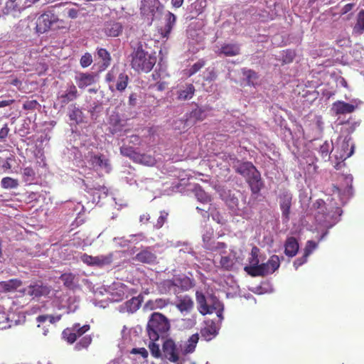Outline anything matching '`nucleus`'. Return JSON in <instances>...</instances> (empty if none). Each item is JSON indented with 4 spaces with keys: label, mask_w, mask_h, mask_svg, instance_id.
I'll list each match as a JSON object with an SVG mask.
<instances>
[{
    "label": "nucleus",
    "mask_w": 364,
    "mask_h": 364,
    "mask_svg": "<svg viewBox=\"0 0 364 364\" xmlns=\"http://www.w3.org/2000/svg\"><path fill=\"white\" fill-rule=\"evenodd\" d=\"M131 56L132 68L137 72L149 73L156 63V53H149L146 51L141 43L134 49Z\"/></svg>",
    "instance_id": "1"
},
{
    "label": "nucleus",
    "mask_w": 364,
    "mask_h": 364,
    "mask_svg": "<svg viewBox=\"0 0 364 364\" xmlns=\"http://www.w3.org/2000/svg\"><path fill=\"white\" fill-rule=\"evenodd\" d=\"M168 319L162 314L154 312L151 314L146 326L149 338L151 341H158L164 338L170 330Z\"/></svg>",
    "instance_id": "2"
},
{
    "label": "nucleus",
    "mask_w": 364,
    "mask_h": 364,
    "mask_svg": "<svg viewBox=\"0 0 364 364\" xmlns=\"http://www.w3.org/2000/svg\"><path fill=\"white\" fill-rule=\"evenodd\" d=\"M165 10L164 5L159 0H142L140 13L151 22L161 18Z\"/></svg>",
    "instance_id": "3"
},
{
    "label": "nucleus",
    "mask_w": 364,
    "mask_h": 364,
    "mask_svg": "<svg viewBox=\"0 0 364 364\" xmlns=\"http://www.w3.org/2000/svg\"><path fill=\"white\" fill-rule=\"evenodd\" d=\"M196 299L198 310L202 315L210 314L218 311V316L222 317V304L218 300L215 299L212 304H208L204 294L199 291L196 292Z\"/></svg>",
    "instance_id": "4"
},
{
    "label": "nucleus",
    "mask_w": 364,
    "mask_h": 364,
    "mask_svg": "<svg viewBox=\"0 0 364 364\" xmlns=\"http://www.w3.org/2000/svg\"><path fill=\"white\" fill-rule=\"evenodd\" d=\"M280 266V259L279 256L274 255L269 257L266 263H262L260 266L250 268L252 277L265 276L274 272Z\"/></svg>",
    "instance_id": "5"
},
{
    "label": "nucleus",
    "mask_w": 364,
    "mask_h": 364,
    "mask_svg": "<svg viewBox=\"0 0 364 364\" xmlns=\"http://www.w3.org/2000/svg\"><path fill=\"white\" fill-rule=\"evenodd\" d=\"M90 329L89 324L81 326L79 323H74L71 327L65 328L62 332V338L70 344L74 343L78 338Z\"/></svg>",
    "instance_id": "6"
},
{
    "label": "nucleus",
    "mask_w": 364,
    "mask_h": 364,
    "mask_svg": "<svg viewBox=\"0 0 364 364\" xmlns=\"http://www.w3.org/2000/svg\"><path fill=\"white\" fill-rule=\"evenodd\" d=\"M58 21L56 15L51 12H45L41 14L36 21V31L38 33H43L48 31L51 26Z\"/></svg>",
    "instance_id": "7"
},
{
    "label": "nucleus",
    "mask_w": 364,
    "mask_h": 364,
    "mask_svg": "<svg viewBox=\"0 0 364 364\" xmlns=\"http://www.w3.org/2000/svg\"><path fill=\"white\" fill-rule=\"evenodd\" d=\"M162 350L164 357L172 363H176L179 360L178 348L174 341L171 338L166 339L163 345Z\"/></svg>",
    "instance_id": "8"
},
{
    "label": "nucleus",
    "mask_w": 364,
    "mask_h": 364,
    "mask_svg": "<svg viewBox=\"0 0 364 364\" xmlns=\"http://www.w3.org/2000/svg\"><path fill=\"white\" fill-rule=\"evenodd\" d=\"M134 259L136 262L151 265L158 263L157 255L151 247L141 249L140 252L135 255Z\"/></svg>",
    "instance_id": "9"
},
{
    "label": "nucleus",
    "mask_w": 364,
    "mask_h": 364,
    "mask_svg": "<svg viewBox=\"0 0 364 364\" xmlns=\"http://www.w3.org/2000/svg\"><path fill=\"white\" fill-rule=\"evenodd\" d=\"M360 101L358 100H353L351 104L338 101L333 103V109L336 114H343L347 113H352L354 112L358 105L360 104Z\"/></svg>",
    "instance_id": "10"
},
{
    "label": "nucleus",
    "mask_w": 364,
    "mask_h": 364,
    "mask_svg": "<svg viewBox=\"0 0 364 364\" xmlns=\"http://www.w3.org/2000/svg\"><path fill=\"white\" fill-rule=\"evenodd\" d=\"M292 195L288 193H283L279 197V206L282 210L283 220H289L290 209L291 206Z\"/></svg>",
    "instance_id": "11"
},
{
    "label": "nucleus",
    "mask_w": 364,
    "mask_h": 364,
    "mask_svg": "<svg viewBox=\"0 0 364 364\" xmlns=\"http://www.w3.org/2000/svg\"><path fill=\"white\" fill-rule=\"evenodd\" d=\"M215 52L219 56L233 57L240 54V46L237 43H223Z\"/></svg>",
    "instance_id": "12"
},
{
    "label": "nucleus",
    "mask_w": 364,
    "mask_h": 364,
    "mask_svg": "<svg viewBox=\"0 0 364 364\" xmlns=\"http://www.w3.org/2000/svg\"><path fill=\"white\" fill-rule=\"evenodd\" d=\"M123 31L122 25L114 21H107L104 24L103 31L109 37H117Z\"/></svg>",
    "instance_id": "13"
},
{
    "label": "nucleus",
    "mask_w": 364,
    "mask_h": 364,
    "mask_svg": "<svg viewBox=\"0 0 364 364\" xmlns=\"http://www.w3.org/2000/svg\"><path fill=\"white\" fill-rule=\"evenodd\" d=\"M247 181L254 194L258 193L263 186L260 173L257 169L249 176Z\"/></svg>",
    "instance_id": "14"
},
{
    "label": "nucleus",
    "mask_w": 364,
    "mask_h": 364,
    "mask_svg": "<svg viewBox=\"0 0 364 364\" xmlns=\"http://www.w3.org/2000/svg\"><path fill=\"white\" fill-rule=\"evenodd\" d=\"M90 161L93 167L104 168L107 173L112 169L109 159L102 154L92 156Z\"/></svg>",
    "instance_id": "15"
},
{
    "label": "nucleus",
    "mask_w": 364,
    "mask_h": 364,
    "mask_svg": "<svg viewBox=\"0 0 364 364\" xmlns=\"http://www.w3.org/2000/svg\"><path fill=\"white\" fill-rule=\"evenodd\" d=\"M241 73L244 80L248 85L255 87L259 84V75L255 70L243 68L241 69Z\"/></svg>",
    "instance_id": "16"
},
{
    "label": "nucleus",
    "mask_w": 364,
    "mask_h": 364,
    "mask_svg": "<svg viewBox=\"0 0 364 364\" xmlns=\"http://www.w3.org/2000/svg\"><path fill=\"white\" fill-rule=\"evenodd\" d=\"M218 334L216 326L213 321H208L205 326L200 329V335L205 341L212 340Z\"/></svg>",
    "instance_id": "17"
},
{
    "label": "nucleus",
    "mask_w": 364,
    "mask_h": 364,
    "mask_svg": "<svg viewBox=\"0 0 364 364\" xmlns=\"http://www.w3.org/2000/svg\"><path fill=\"white\" fill-rule=\"evenodd\" d=\"M176 22V16L171 11H167L165 16V25L161 31L164 38H168Z\"/></svg>",
    "instance_id": "18"
},
{
    "label": "nucleus",
    "mask_w": 364,
    "mask_h": 364,
    "mask_svg": "<svg viewBox=\"0 0 364 364\" xmlns=\"http://www.w3.org/2000/svg\"><path fill=\"white\" fill-rule=\"evenodd\" d=\"M76 84L80 89H85L95 83V77L91 73H80L76 77Z\"/></svg>",
    "instance_id": "19"
},
{
    "label": "nucleus",
    "mask_w": 364,
    "mask_h": 364,
    "mask_svg": "<svg viewBox=\"0 0 364 364\" xmlns=\"http://www.w3.org/2000/svg\"><path fill=\"white\" fill-rule=\"evenodd\" d=\"M299 250V243L294 237H288L284 244V254L289 257H294Z\"/></svg>",
    "instance_id": "20"
},
{
    "label": "nucleus",
    "mask_w": 364,
    "mask_h": 364,
    "mask_svg": "<svg viewBox=\"0 0 364 364\" xmlns=\"http://www.w3.org/2000/svg\"><path fill=\"white\" fill-rule=\"evenodd\" d=\"M352 33L354 36H360L364 33V10L361 9L357 14Z\"/></svg>",
    "instance_id": "21"
},
{
    "label": "nucleus",
    "mask_w": 364,
    "mask_h": 364,
    "mask_svg": "<svg viewBox=\"0 0 364 364\" xmlns=\"http://www.w3.org/2000/svg\"><path fill=\"white\" fill-rule=\"evenodd\" d=\"M194 306V303L191 296L186 295L178 299L176 304L177 309L181 312H189L191 311Z\"/></svg>",
    "instance_id": "22"
},
{
    "label": "nucleus",
    "mask_w": 364,
    "mask_h": 364,
    "mask_svg": "<svg viewBox=\"0 0 364 364\" xmlns=\"http://www.w3.org/2000/svg\"><path fill=\"white\" fill-rule=\"evenodd\" d=\"M29 294L34 297L48 295L50 292V287L36 284L29 287Z\"/></svg>",
    "instance_id": "23"
},
{
    "label": "nucleus",
    "mask_w": 364,
    "mask_h": 364,
    "mask_svg": "<svg viewBox=\"0 0 364 364\" xmlns=\"http://www.w3.org/2000/svg\"><path fill=\"white\" fill-rule=\"evenodd\" d=\"M97 55L98 59L102 60V64L100 66V70H106L110 65L112 60L109 53L105 48H97Z\"/></svg>",
    "instance_id": "24"
},
{
    "label": "nucleus",
    "mask_w": 364,
    "mask_h": 364,
    "mask_svg": "<svg viewBox=\"0 0 364 364\" xmlns=\"http://www.w3.org/2000/svg\"><path fill=\"white\" fill-rule=\"evenodd\" d=\"M176 287H180L183 291H187L194 286L193 280L186 276L174 277Z\"/></svg>",
    "instance_id": "25"
},
{
    "label": "nucleus",
    "mask_w": 364,
    "mask_h": 364,
    "mask_svg": "<svg viewBox=\"0 0 364 364\" xmlns=\"http://www.w3.org/2000/svg\"><path fill=\"white\" fill-rule=\"evenodd\" d=\"M255 170V166L249 161L242 162L236 168V172L243 176H249Z\"/></svg>",
    "instance_id": "26"
},
{
    "label": "nucleus",
    "mask_w": 364,
    "mask_h": 364,
    "mask_svg": "<svg viewBox=\"0 0 364 364\" xmlns=\"http://www.w3.org/2000/svg\"><path fill=\"white\" fill-rule=\"evenodd\" d=\"M176 288L174 278L164 279L158 284V289L161 294H168Z\"/></svg>",
    "instance_id": "27"
},
{
    "label": "nucleus",
    "mask_w": 364,
    "mask_h": 364,
    "mask_svg": "<svg viewBox=\"0 0 364 364\" xmlns=\"http://www.w3.org/2000/svg\"><path fill=\"white\" fill-rule=\"evenodd\" d=\"M136 163L141 164L147 166H153L156 164V159L149 154H141L138 153V155L136 156L135 161Z\"/></svg>",
    "instance_id": "28"
},
{
    "label": "nucleus",
    "mask_w": 364,
    "mask_h": 364,
    "mask_svg": "<svg viewBox=\"0 0 364 364\" xmlns=\"http://www.w3.org/2000/svg\"><path fill=\"white\" fill-rule=\"evenodd\" d=\"M75 274L71 272L63 273L60 277V279L63 282V285L70 289H73L75 288Z\"/></svg>",
    "instance_id": "29"
},
{
    "label": "nucleus",
    "mask_w": 364,
    "mask_h": 364,
    "mask_svg": "<svg viewBox=\"0 0 364 364\" xmlns=\"http://www.w3.org/2000/svg\"><path fill=\"white\" fill-rule=\"evenodd\" d=\"M141 301L139 296L132 297L125 303L127 311L129 313H134L140 308Z\"/></svg>",
    "instance_id": "30"
},
{
    "label": "nucleus",
    "mask_w": 364,
    "mask_h": 364,
    "mask_svg": "<svg viewBox=\"0 0 364 364\" xmlns=\"http://www.w3.org/2000/svg\"><path fill=\"white\" fill-rule=\"evenodd\" d=\"M353 153V146L349 150V144L347 141H343L341 144V151L339 155H335L336 159L344 161L349 158Z\"/></svg>",
    "instance_id": "31"
},
{
    "label": "nucleus",
    "mask_w": 364,
    "mask_h": 364,
    "mask_svg": "<svg viewBox=\"0 0 364 364\" xmlns=\"http://www.w3.org/2000/svg\"><path fill=\"white\" fill-rule=\"evenodd\" d=\"M203 243L204 247L210 251H218V250H224L227 247V245L224 242H210V240L206 241V237H203Z\"/></svg>",
    "instance_id": "32"
},
{
    "label": "nucleus",
    "mask_w": 364,
    "mask_h": 364,
    "mask_svg": "<svg viewBox=\"0 0 364 364\" xmlns=\"http://www.w3.org/2000/svg\"><path fill=\"white\" fill-rule=\"evenodd\" d=\"M333 151L332 143L326 141L321 145L318 152L323 159L330 158V154Z\"/></svg>",
    "instance_id": "33"
},
{
    "label": "nucleus",
    "mask_w": 364,
    "mask_h": 364,
    "mask_svg": "<svg viewBox=\"0 0 364 364\" xmlns=\"http://www.w3.org/2000/svg\"><path fill=\"white\" fill-rule=\"evenodd\" d=\"M199 340V336L198 333L193 334L188 340L187 345L185 348V352L186 353H191L195 350L196 344Z\"/></svg>",
    "instance_id": "34"
},
{
    "label": "nucleus",
    "mask_w": 364,
    "mask_h": 364,
    "mask_svg": "<svg viewBox=\"0 0 364 364\" xmlns=\"http://www.w3.org/2000/svg\"><path fill=\"white\" fill-rule=\"evenodd\" d=\"M92 338L90 336H83L75 346V350L80 351L86 349L91 344Z\"/></svg>",
    "instance_id": "35"
},
{
    "label": "nucleus",
    "mask_w": 364,
    "mask_h": 364,
    "mask_svg": "<svg viewBox=\"0 0 364 364\" xmlns=\"http://www.w3.org/2000/svg\"><path fill=\"white\" fill-rule=\"evenodd\" d=\"M128 75L124 73H120L117 77L115 86L118 91H123L127 86Z\"/></svg>",
    "instance_id": "36"
},
{
    "label": "nucleus",
    "mask_w": 364,
    "mask_h": 364,
    "mask_svg": "<svg viewBox=\"0 0 364 364\" xmlns=\"http://www.w3.org/2000/svg\"><path fill=\"white\" fill-rule=\"evenodd\" d=\"M207 117V109L196 108L190 114V117L193 118L195 121H203Z\"/></svg>",
    "instance_id": "37"
},
{
    "label": "nucleus",
    "mask_w": 364,
    "mask_h": 364,
    "mask_svg": "<svg viewBox=\"0 0 364 364\" xmlns=\"http://www.w3.org/2000/svg\"><path fill=\"white\" fill-rule=\"evenodd\" d=\"M1 187L5 189L16 188L18 186V180L11 177H4L1 181Z\"/></svg>",
    "instance_id": "38"
},
{
    "label": "nucleus",
    "mask_w": 364,
    "mask_h": 364,
    "mask_svg": "<svg viewBox=\"0 0 364 364\" xmlns=\"http://www.w3.org/2000/svg\"><path fill=\"white\" fill-rule=\"evenodd\" d=\"M21 285V282L17 279H10L8 282H4L1 284V286L7 291H11L16 289Z\"/></svg>",
    "instance_id": "39"
},
{
    "label": "nucleus",
    "mask_w": 364,
    "mask_h": 364,
    "mask_svg": "<svg viewBox=\"0 0 364 364\" xmlns=\"http://www.w3.org/2000/svg\"><path fill=\"white\" fill-rule=\"evenodd\" d=\"M234 265V262L232 259H231L228 256L221 257L220 261V267L221 269L226 270V271H230Z\"/></svg>",
    "instance_id": "40"
},
{
    "label": "nucleus",
    "mask_w": 364,
    "mask_h": 364,
    "mask_svg": "<svg viewBox=\"0 0 364 364\" xmlns=\"http://www.w3.org/2000/svg\"><path fill=\"white\" fill-rule=\"evenodd\" d=\"M120 152L123 156H127L135 161L138 153L131 146H123L120 148Z\"/></svg>",
    "instance_id": "41"
},
{
    "label": "nucleus",
    "mask_w": 364,
    "mask_h": 364,
    "mask_svg": "<svg viewBox=\"0 0 364 364\" xmlns=\"http://www.w3.org/2000/svg\"><path fill=\"white\" fill-rule=\"evenodd\" d=\"M156 341H151L148 345V347L150 350L151 354L154 358H159L161 357V352L159 348V345L156 343Z\"/></svg>",
    "instance_id": "42"
},
{
    "label": "nucleus",
    "mask_w": 364,
    "mask_h": 364,
    "mask_svg": "<svg viewBox=\"0 0 364 364\" xmlns=\"http://www.w3.org/2000/svg\"><path fill=\"white\" fill-rule=\"evenodd\" d=\"M168 300L164 299H156L154 301H149L146 306L151 304V309H163L168 304Z\"/></svg>",
    "instance_id": "43"
},
{
    "label": "nucleus",
    "mask_w": 364,
    "mask_h": 364,
    "mask_svg": "<svg viewBox=\"0 0 364 364\" xmlns=\"http://www.w3.org/2000/svg\"><path fill=\"white\" fill-rule=\"evenodd\" d=\"M69 117L71 121L79 124L82 122V112L78 108H75L70 112Z\"/></svg>",
    "instance_id": "44"
},
{
    "label": "nucleus",
    "mask_w": 364,
    "mask_h": 364,
    "mask_svg": "<svg viewBox=\"0 0 364 364\" xmlns=\"http://www.w3.org/2000/svg\"><path fill=\"white\" fill-rule=\"evenodd\" d=\"M23 108L26 110L33 111L35 109H39L41 105L36 100H29L23 103Z\"/></svg>",
    "instance_id": "45"
},
{
    "label": "nucleus",
    "mask_w": 364,
    "mask_h": 364,
    "mask_svg": "<svg viewBox=\"0 0 364 364\" xmlns=\"http://www.w3.org/2000/svg\"><path fill=\"white\" fill-rule=\"evenodd\" d=\"M168 216V212L165 210L161 211L160 215L159 216L156 223L154 225V227L156 229H160L161 228H162L165 222L167 220Z\"/></svg>",
    "instance_id": "46"
},
{
    "label": "nucleus",
    "mask_w": 364,
    "mask_h": 364,
    "mask_svg": "<svg viewBox=\"0 0 364 364\" xmlns=\"http://www.w3.org/2000/svg\"><path fill=\"white\" fill-rule=\"evenodd\" d=\"M92 63V55L89 53H85L80 58V63L82 68H87Z\"/></svg>",
    "instance_id": "47"
},
{
    "label": "nucleus",
    "mask_w": 364,
    "mask_h": 364,
    "mask_svg": "<svg viewBox=\"0 0 364 364\" xmlns=\"http://www.w3.org/2000/svg\"><path fill=\"white\" fill-rule=\"evenodd\" d=\"M205 65V61L203 59L199 60L194 63L189 69V74L192 75L199 71Z\"/></svg>",
    "instance_id": "48"
},
{
    "label": "nucleus",
    "mask_w": 364,
    "mask_h": 364,
    "mask_svg": "<svg viewBox=\"0 0 364 364\" xmlns=\"http://www.w3.org/2000/svg\"><path fill=\"white\" fill-rule=\"evenodd\" d=\"M318 244L312 240L307 241L305 248H304V252L306 255L309 256L313 251L317 247Z\"/></svg>",
    "instance_id": "49"
},
{
    "label": "nucleus",
    "mask_w": 364,
    "mask_h": 364,
    "mask_svg": "<svg viewBox=\"0 0 364 364\" xmlns=\"http://www.w3.org/2000/svg\"><path fill=\"white\" fill-rule=\"evenodd\" d=\"M196 196L197 197L198 200H200V202H202L203 203H208L210 200V197L203 190L196 191Z\"/></svg>",
    "instance_id": "50"
},
{
    "label": "nucleus",
    "mask_w": 364,
    "mask_h": 364,
    "mask_svg": "<svg viewBox=\"0 0 364 364\" xmlns=\"http://www.w3.org/2000/svg\"><path fill=\"white\" fill-rule=\"evenodd\" d=\"M112 254L100 255V267L109 265L112 262Z\"/></svg>",
    "instance_id": "51"
},
{
    "label": "nucleus",
    "mask_w": 364,
    "mask_h": 364,
    "mask_svg": "<svg viewBox=\"0 0 364 364\" xmlns=\"http://www.w3.org/2000/svg\"><path fill=\"white\" fill-rule=\"evenodd\" d=\"M259 258L258 257H251L250 259V263L251 264L250 266H246L244 269L245 271L250 275L252 276V274L250 272H251V269L250 268L252 267H258V266H260V264H259Z\"/></svg>",
    "instance_id": "52"
},
{
    "label": "nucleus",
    "mask_w": 364,
    "mask_h": 364,
    "mask_svg": "<svg viewBox=\"0 0 364 364\" xmlns=\"http://www.w3.org/2000/svg\"><path fill=\"white\" fill-rule=\"evenodd\" d=\"M309 256L304 254L302 257L297 258L294 262V266L296 269H297L299 267L301 266L304 263L307 262Z\"/></svg>",
    "instance_id": "53"
},
{
    "label": "nucleus",
    "mask_w": 364,
    "mask_h": 364,
    "mask_svg": "<svg viewBox=\"0 0 364 364\" xmlns=\"http://www.w3.org/2000/svg\"><path fill=\"white\" fill-rule=\"evenodd\" d=\"M81 260L87 265L93 266L94 257L85 253L80 257Z\"/></svg>",
    "instance_id": "54"
},
{
    "label": "nucleus",
    "mask_w": 364,
    "mask_h": 364,
    "mask_svg": "<svg viewBox=\"0 0 364 364\" xmlns=\"http://www.w3.org/2000/svg\"><path fill=\"white\" fill-rule=\"evenodd\" d=\"M23 175L28 178V179L33 178L35 176V171L31 167H26L23 169Z\"/></svg>",
    "instance_id": "55"
},
{
    "label": "nucleus",
    "mask_w": 364,
    "mask_h": 364,
    "mask_svg": "<svg viewBox=\"0 0 364 364\" xmlns=\"http://www.w3.org/2000/svg\"><path fill=\"white\" fill-rule=\"evenodd\" d=\"M75 93L76 92H66L65 94L61 96L62 102L67 103L68 101L74 99L76 97Z\"/></svg>",
    "instance_id": "56"
},
{
    "label": "nucleus",
    "mask_w": 364,
    "mask_h": 364,
    "mask_svg": "<svg viewBox=\"0 0 364 364\" xmlns=\"http://www.w3.org/2000/svg\"><path fill=\"white\" fill-rule=\"evenodd\" d=\"M9 132V128L8 127V124H5L4 127L0 129V139L4 141L8 136Z\"/></svg>",
    "instance_id": "57"
},
{
    "label": "nucleus",
    "mask_w": 364,
    "mask_h": 364,
    "mask_svg": "<svg viewBox=\"0 0 364 364\" xmlns=\"http://www.w3.org/2000/svg\"><path fill=\"white\" fill-rule=\"evenodd\" d=\"M177 94L178 96L176 98L178 100H186L191 99L193 96L194 92H177Z\"/></svg>",
    "instance_id": "58"
},
{
    "label": "nucleus",
    "mask_w": 364,
    "mask_h": 364,
    "mask_svg": "<svg viewBox=\"0 0 364 364\" xmlns=\"http://www.w3.org/2000/svg\"><path fill=\"white\" fill-rule=\"evenodd\" d=\"M68 16L70 18H76L78 16V10L75 7L66 9Z\"/></svg>",
    "instance_id": "59"
},
{
    "label": "nucleus",
    "mask_w": 364,
    "mask_h": 364,
    "mask_svg": "<svg viewBox=\"0 0 364 364\" xmlns=\"http://www.w3.org/2000/svg\"><path fill=\"white\" fill-rule=\"evenodd\" d=\"M132 353L135 354H140L144 358H146L149 355L148 351L144 348H133Z\"/></svg>",
    "instance_id": "60"
},
{
    "label": "nucleus",
    "mask_w": 364,
    "mask_h": 364,
    "mask_svg": "<svg viewBox=\"0 0 364 364\" xmlns=\"http://www.w3.org/2000/svg\"><path fill=\"white\" fill-rule=\"evenodd\" d=\"M82 182L83 185L86 187V188H88L90 190L100 191L102 188V186L99 185V184H97V185H89L83 179L82 180Z\"/></svg>",
    "instance_id": "61"
},
{
    "label": "nucleus",
    "mask_w": 364,
    "mask_h": 364,
    "mask_svg": "<svg viewBox=\"0 0 364 364\" xmlns=\"http://www.w3.org/2000/svg\"><path fill=\"white\" fill-rule=\"evenodd\" d=\"M355 6V4L350 3L346 4L341 9V14H346L350 11Z\"/></svg>",
    "instance_id": "62"
},
{
    "label": "nucleus",
    "mask_w": 364,
    "mask_h": 364,
    "mask_svg": "<svg viewBox=\"0 0 364 364\" xmlns=\"http://www.w3.org/2000/svg\"><path fill=\"white\" fill-rule=\"evenodd\" d=\"M286 56H285V59L284 60V61L285 63H291L294 60V58L295 56V54L294 52L291 51V50H287L286 52Z\"/></svg>",
    "instance_id": "63"
},
{
    "label": "nucleus",
    "mask_w": 364,
    "mask_h": 364,
    "mask_svg": "<svg viewBox=\"0 0 364 364\" xmlns=\"http://www.w3.org/2000/svg\"><path fill=\"white\" fill-rule=\"evenodd\" d=\"M62 318V315L59 314L57 316L48 315V321L50 323H55L58 322Z\"/></svg>",
    "instance_id": "64"
}]
</instances>
